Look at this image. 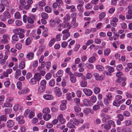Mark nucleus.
I'll use <instances>...</instances> for the list:
<instances>
[{"label": "nucleus", "instance_id": "24", "mask_svg": "<svg viewBox=\"0 0 132 132\" xmlns=\"http://www.w3.org/2000/svg\"><path fill=\"white\" fill-rule=\"evenodd\" d=\"M96 60V58L94 56H93L90 57L88 59V62L90 63H93Z\"/></svg>", "mask_w": 132, "mask_h": 132}, {"label": "nucleus", "instance_id": "44", "mask_svg": "<svg viewBox=\"0 0 132 132\" xmlns=\"http://www.w3.org/2000/svg\"><path fill=\"white\" fill-rule=\"evenodd\" d=\"M37 81H38L34 77L32 78L30 80L31 83L33 85L36 84L37 83Z\"/></svg>", "mask_w": 132, "mask_h": 132}, {"label": "nucleus", "instance_id": "53", "mask_svg": "<svg viewBox=\"0 0 132 132\" xmlns=\"http://www.w3.org/2000/svg\"><path fill=\"white\" fill-rule=\"evenodd\" d=\"M70 33L64 35L63 37V40H65L66 39L70 36Z\"/></svg>", "mask_w": 132, "mask_h": 132}, {"label": "nucleus", "instance_id": "2", "mask_svg": "<svg viewBox=\"0 0 132 132\" xmlns=\"http://www.w3.org/2000/svg\"><path fill=\"white\" fill-rule=\"evenodd\" d=\"M112 96L111 94H109L106 95V98L104 99V104L108 106L110 105V102L112 98Z\"/></svg>", "mask_w": 132, "mask_h": 132}, {"label": "nucleus", "instance_id": "17", "mask_svg": "<svg viewBox=\"0 0 132 132\" xmlns=\"http://www.w3.org/2000/svg\"><path fill=\"white\" fill-rule=\"evenodd\" d=\"M19 68L21 69H23L25 67V63L24 61H21L20 62L19 65Z\"/></svg>", "mask_w": 132, "mask_h": 132}, {"label": "nucleus", "instance_id": "33", "mask_svg": "<svg viewBox=\"0 0 132 132\" xmlns=\"http://www.w3.org/2000/svg\"><path fill=\"white\" fill-rule=\"evenodd\" d=\"M86 66L88 69H92L94 67L93 65L90 63H87L86 64Z\"/></svg>", "mask_w": 132, "mask_h": 132}, {"label": "nucleus", "instance_id": "6", "mask_svg": "<svg viewBox=\"0 0 132 132\" xmlns=\"http://www.w3.org/2000/svg\"><path fill=\"white\" fill-rule=\"evenodd\" d=\"M57 119L61 124H63L65 121V119L63 118V115L62 114H60L58 116Z\"/></svg>", "mask_w": 132, "mask_h": 132}, {"label": "nucleus", "instance_id": "13", "mask_svg": "<svg viewBox=\"0 0 132 132\" xmlns=\"http://www.w3.org/2000/svg\"><path fill=\"white\" fill-rule=\"evenodd\" d=\"M51 115L50 114L46 113L44 115L43 118L45 120L47 121L51 118Z\"/></svg>", "mask_w": 132, "mask_h": 132}, {"label": "nucleus", "instance_id": "59", "mask_svg": "<svg viewBox=\"0 0 132 132\" xmlns=\"http://www.w3.org/2000/svg\"><path fill=\"white\" fill-rule=\"evenodd\" d=\"M16 48L18 50L21 49L22 47V45L21 44H18L15 45Z\"/></svg>", "mask_w": 132, "mask_h": 132}, {"label": "nucleus", "instance_id": "16", "mask_svg": "<svg viewBox=\"0 0 132 132\" xmlns=\"http://www.w3.org/2000/svg\"><path fill=\"white\" fill-rule=\"evenodd\" d=\"M46 87L40 86L38 88V91L40 93H43L45 90Z\"/></svg>", "mask_w": 132, "mask_h": 132}, {"label": "nucleus", "instance_id": "23", "mask_svg": "<svg viewBox=\"0 0 132 132\" xmlns=\"http://www.w3.org/2000/svg\"><path fill=\"white\" fill-rule=\"evenodd\" d=\"M76 14L77 13L75 12L73 13L72 14V18H73V19L71 22L72 23L76 22Z\"/></svg>", "mask_w": 132, "mask_h": 132}, {"label": "nucleus", "instance_id": "57", "mask_svg": "<svg viewBox=\"0 0 132 132\" xmlns=\"http://www.w3.org/2000/svg\"><path fill=\"white\" fill-rule=\"evenodd\" d=\"M16 25L18 26H20L22 24V22L20 20H17L15 22Z\"/></svg>", "mask_w": 132, "mask_h": 132}, {"label": "nucleus", "instance_id": "54", "mask_svg": "<svg viewBox=\"0 0 132 132\" xmlns=\"http://www.w3.org/2000/svg\"><path fill=\"white\" fill-rule=\"evenodd\" d=\"M123 114L125 116L127 117H129L130 115L129 112L127 111L124 112L123 113Z\"/></svg>", "mask_w": 132, "mask_h": 132}, {"label": "nucleus", "instance_id": "56", "mask_svg": "<svg viewBox=\"0 0 132 132\" xmlns=\"http://www.w3.org/2000/svg\"><path fill=\"white\" fill-rule=\"evenodd\" d=\"M52 76V75L51 73H47L46 75V79L47 80H48L51 78Z\"/></svg>", "mask_w": 132, "mask_h": 132}, {"label": "nucleus", "instance_id": "60", "mask_svg": "<svg viewBox=\"0 0 132 132\" xmlns=\"http://www.w3.org/2000/svg\"><path fill=\"white\" fill-rule=\"evenodd\" d=\"M4 106L6 107H11L12 106V105L8 103H5L4 104Z\"/></svg>", "mask_w": 132, "mask_h": 132}, {"label": "nucleus", "instance_id": "14", "mask_svg": "<svg viewBox=\"0 0 132 132\" xmlns=\"http://www.w3.org/2000/svg\"><path fill=\"white\" fill-rule=\"evenodd\" d=\"M71 122H73V123L76 125H78L79 124V121L75 118H73L72 119L70 120Z\"/></svg>", "mask_w": 132, "mask_h": 132}, {"label": "nucleus", "instance_id": "43", "mask_svg": "<svg viewBox=\"0 0 132 132\" xmlns=\"http://www.w3.org/2000/svg\"><path fill=\"white\" fill-rule=\"evenodd\" d=\"M49 84L51 86L53 87L55 84V81L53 79H52L50 81Z\"/></svg>", "mask_w": 132, "mask_h": 132}, {"label": "nucleus", "instance_id": "30", "mask_svg": "<svg viewBox=\"0 0 132 132\" xmlns=\"http://www.w3.org/2000/svg\"><path fill=\"white\" fill-rule=\"evenodd\" d=\"M56 39L55 38H52L50 42L49 43V46L51 47L55 41Z\"/></svg>", "mask_w": 132, "mask_h": 132}, {"label": "nucleus", "instance_id": "39", "mask_svg": "<svg viewBox=\"0 0 132 132\" xmlns=\"http://www.w3.org/2000/svg\"><path fill=\"white\" fill-rule=\"evenodd\" d=\"M15 18L16 19H19L21 18V15L20 13L16 12L14 14Z\"/></svg>", "mask_w": 132, "mask_h": 132}, {"label": "nucleus", "instance_id": "11", "mask_svg": "<svg viewBox=\"0 0 132 132\" xmlns=\"http://www.w3.org/2000/svg\"><path fill=\"white\" fill-rule=\"evenodd\" d=\"M34 54L32 52H30L28 53L26 57L27 59L32 60L34 57Z\"/></svg>", "mask_w": 132, "mask_h": 132}, {"label": "nucleus", "instance_id": "26", "mask_svg": "<svg viewBox=\"0 0 132 132\" xmlns=\"http://www.w3.org/2000/svg\"><path fill=\"white\" fill-rule=\"evenodd\" d=\"M83 103L86 106H88L90 105L89 103V101L87 99L85 98L84 99Z\"/></svg>", "mask_w": 132, "mask_h": 132}, {"label": "nucleus", "instance_id": "42", "mask_svg": "<svg viewBox=\"0 0 132 132\" xmlns=\"http://www.w3.org/2000/svg\"><path fill=\"white\" fill-rule=\"evenodd\" d=\"M94 93L96 94L98 93L100 91V89L99 87H95L94 89Z\"/></svg>", "mask_w": 132, "mask_h": 132}, {"label": "nucleus", "instance_id": "36", "mask_svg": "<svg viewBox=\"0 0 132 132\" xmlns=\"http://www.w3.org/2000/svg\"><path fill=\"white\" fill-rule=\"evenodd\" d=\"M93 109L94 111H97L100 109V106L97 104L94 105L93 107Z\"/></svg>", "mask_w": 132, "mask_h": 132}, {"label": "nucleus", "instance_id": "8", "mask_svg": "<svg viewBox=\"0 0 132 132\" xmlns=\"http://www.w3.org/2000/svg\"><path fill=\"white\" fill-rule=\"evenodd\" d=\"M14 122L13 120H9L6 123V126L8 128H11L14 126Z\"/></svg>", "mask_w": 132, "mask_h": 132}, {"label": "nucleus", "instance_id": "31", "mask_svg": "<svg viewBox=\"0 0 132 132\" xmlns=\"http://www.w3.org/2000/svg\"><path fill=\"white\" fill-rule=\"evenodd\" d=\"M63 71L61 70H59L56 73V76L57 77H61L63 74Z\"/></svg>", "mask_w": 132, "mask_h": 132}, {"label": "nucleus", "instance_id": "35", "mask_svg": "<svg viewBox=\"0 0 132 132\" xmlns=\"http://www.w3.org/2000/svg\"><path fill=\"white\" fill-rule=\"evenodd\" d=\"M45 11L47 13H50L52 11L51 8L48 6H46L45 7Z\"/></svg>", "mask_w": 132, "mask_h": 132}, {"label": "nucleus", "instance_id": "12", "mask_svg": "<svg viewBox=\"0 0 132 132\" xmlns=\"http://www.w3.org/2000/svg\"><path fill=\"white\" fill-rule=\"evenodd\" d=\"M34 77L38 81H39L41 79L42 76L39 73H36L34 76Z\"/></svg>", "mask_w": 132, "mask_h": 132}, {"label": "nucleus", "instance_id": "49", "mask_svg": "<svg viewBox=\"0 0 132 132\" xmlns=\"http://www.w3.org/2000/svg\"><path fill=\"white\" fill-rule=\"evenodd\" d=\"M12 109L10 108H6L5 110V114H9L11 112Z\"/></svg>", "mask_w": 132, "mask_h": 132}, {"label": "nucleus", "instance_id": "46", "mask_svg": "<svg viewBox=\"0 0 132 132\" xmlns=\"http://www.w3.org/2000/svg\"><path fill=\"white\" fill-rule=\"evenodd\" d=\"M117 117L119 119L120 121H123L124 119L123 116L121 114H118L117 115Z\"/></svg>", "mask_w": 132, "mask_h": 132}, {"label": "nucleus", "instance_id": "27", "mask_svg": "<svg viewBox=\"0 0 132 132\" xmlns=\"http://www.w3.org/2000/svg\"><path fill=\"white\" fill-rule=\"evenodd\" d=\"M106 14L105 13L102 12L99 15V19L101 20H102L103 18L105 16Z\"/></svg>", "mask_w": 132, "mask_h": 132}, {"label": "nucleus", "instance_id": "34", "mask_svg": "<svg viewBox=\"0 0 132 132\" xmlns=\"http://www.w3.org/2000/svg\"><path fill=\"white\" fill-rule=\"evenodd\" d=\"M96 68L98 70L101 71H103L104 69V67L103 66L98 65L96 66Z\"/></svg>", "mask_w": 132, "mask_h": 132}, {"label": "nucleus", "instance_id": "62", "mask_svg": "<svg viewBox=\"0 0 132 132\" xmlns=\"http://www.w3.org/2000/svg\"><path fill=\"white\" fill-rule=\"evenodd\" d=\"M93 41L92 40H88L86 43L85 44V45L87 46H89L90 44H92L93 43Z\"/></svg>", "mask_w": 132, "mask_h": 132}, {"label": "nucleus", "instance_id": "38", "mask_svg": "<svg viewBox=\"0 0 132 132\" xmlns=\"http://www.w3.org/2000/svg\"><path fill=\"white\" fill-rule=\"evenodd\" d=\"M124 123L125 125L127 126L130 125L131 124V122L130 120H125Z\"/></svg>", "mask_w": 132, "mask_h": 132}, {"label": "nucleus", "instance_id": "61", "mask_svg": "<svg viewBox=\"0 0 132 132\" xmlns=\"http://www.w3.org/2000/svg\"><path fill=\"white\" fill-rule=\"evenodd\" d=\"M46 81L45 80H43L40 82L41 86L46 87Z\"/></svg>", "mask_w": 132, "mask_h": 132}, {"label": "nucleus", "instance_id": "63", "mask_svg": "<svg viewBox=\"0 0 132 132\" xmlns=\"http://www.w3.org/2000/svg\"><path fill=\"white\" fill-rule=\"evenodd\" d=\"M0 64L3 65L6 63L7 64V63L6 62V60L5 59H2L0 60Z\"/></svg>", "mask_w": 132, "mask_h": 132}, {"label": "nucleus", "instance_id": "25", "mask_svg": "<svg viewBox=\"0 0 132 132\" xmlns=\"http://www.w3.org/2000/svg\"><path fill=\"white\" fill-rule=\"evenodd\" d=\"M0 119L2 121L5 122L7 120V117L5 115H2L0 117Z\"/></svg>", "mask_w": 132, "mask_h": 132}, {"label": "nucleus", "instance_id": "21", "mask_svg": "<svg viewBox=\"0 0 132 132\" xmlns=\"http://www.w3.org/2000/svg\"><path fill=\"white\" fill-rule=\"evenodd\" d=\"M21 74V70L19 69H17L16 71L15 78L16 79L18 78V76H20Z\"/></svg>", "mask_w": 132, "mask_h": 132}, {"label": "nucleus", "instance_id": "47", "mask_svg": "<svg viewBox=\"0 0 132 132\" xmlns=\"http://www.w3.org/2000/svg\"><path fill=\"white\" fill-rule=\"evenodd\" d=\"M90 100L93 103L96 102L97 101V98L96 96H93L90 98Z\"/></svg>", "mask_w": 132, "mask_h": 132}, {"label": "nucleus", "instance_id": "10", "mask_svg": "<svg viewBox=\"0 0 132 132\" xmlns=\"http://www.w3.org/2000/svg\"><path fill=\"white\" fill-rule=\"evenodd\" d=\"M43 97L47 100H51L53 98V96L50 94H46L43 95Z\"/></svg>", "mask_w": 132, "mask_h": 132}, {"label": "nucleus", "instance_id": "19", "mask_svg": "<svg viewBox=\"0 0 132 132\" xmlns=\"http://www.w3.org/2000/svg\"><path fill=\"white\" fill-rule=\"evenodd\" d=\"M70 78L71 81L72 83H75L76 81V79L75 75L74 74H71V76H70Z\"/></svg>", "mask_w": 132, "mask_h": 132}, {"label": "nucleus", "instance_id": "28", "mask_svg": "<svg viewBox=\"0 0 132 132\" xmlns=\"http://www.w3.org/2000/svg\"><path fill=\"white\" fill-rule=\"evenodd\" d=\"M12 39L14 41H18L19 39V38L17 35L15 34L12 36Z\"/></svg>", "mask_w": 132, "mask_h": 132}, {"label": "nucleus", "instance_id": "7", "mask_svg": "<svg viewBox=\"0 0 132 132\" xmlns=\"http://www.w3.org/2000/svg\"><path fill=\"white\" fill-rule=\"evenodd\" d=\"M111 119L110 116L108 114L104 115L103 116L102 121L104 123L108 122Z\"/></svg>", "mask_w": 132, "mask_h": 132}, {"label": "nucleus", "instance_id": "32", "mask_svg": "<svg viewBox=\"0 0 132 132\" xmlns=\"http://www.w3.org/2000/svg\"><path fill=\"white\" fill-rule=\"evenodd\" d=\"M29 91V89L28 88H25L23 90L21 91V92L20 94H23L24 93H28Z\"/></svg>", "mask_w": 132, "mask_h": 132}, {"label": "nucleus", "instance_id": "1", "mask_svg": "<svg viewBox=\"0 0 132 132\" xmlns=\"http://www.w3.org/2000/svg\"><path fill=\"white\" fill-rule=\"evenodd\" d=\"M13 32L15 34L18 35L20 38L22 39L24 37L23 33L24 32V30L22 29L19 28L13 30Z\"/></svg>", "mask_w": 132, "mask_h": 132}, {"label": "nucleus", "instance_id": "50", "mask_svg": "<svg viewBox=\"0 0 132 132\" xmlns=\"http://www.w3.org/2000/svg\"><path fill=\"white\" fill-rule=\"evenodd\" d=\"M64 19L65 21H67L69 20L70 19V17L69 14H66L65 16Z\"/></svg>", "mask_w": 132, "mask_h": 132}, {"label": "nucleus", "instance_id": "37", "mask_svg": "<svg viewBox=\"0 0 132 132\" xmlns=\"http://www.w3.org/2000/svg\"><path fill=\"white\" fill-rule=\"evenodd\" d=\"M69 24L66 21H64L62 24V26L64 28H66L69 26Z\"/></svg>", "mask_w": 132, "mask_h": 132}, {"label": "nucleus", "instance_id": "51", "mask_svg": "<svg viewBox=\"0 0 132 132\" xmlns=\"http://www.w3.org/2000/svg\"><path fill=\"white\" fill-rule=\"evenodd\" d=\"M113 104L114 105L118 106H119L120 104L119 101H117L116 100L114 102Z\"/></svg>", "mask_w": 132, "mask_h": 132}, {"label": "nucleus", "instance_id": "22", "mask_svg": "<svg viewBox=\"0 0 132 132\" xmlns=\"http://www.w3.org/2000/svg\"><path fill=\"white\" fill-rule=\"evenodd\" d=\"M42 17L44 19H47L48 17V14L45 12L42 13L41 14Z\"/></svg>", "mask_w": 132, "mask_h": 132}, {"label": "nucleus", "instance_id": "4", "mask_svg": "<svg viewBox=\"0 0 132 132\" xmlns=\"http://www.w3.org/2000/svg\"><path fill=\"white\" fill-rule=\"evenodd\" d=\"M108 71L109 72H105V74L108 76H111L112 75L111 73L113 72L114 71V68L113 67L110 66H108L107 67Z\"/></svg>", "mask_w": 132, "mask_h": 132}, {"label": "nucleus", "instance_id": "64", "mask_svg": "<svg viewBox=\"0 0 132 132\" xmlns=\"http://www.w3.org/2000/svg\"><path fill=\"white\" fill-rule=\"evenodd\" d=\"M123 67L121 64L118 65L116 67V69L118 71H120L122 69Z\"/></svg>", "mask_w": 132, "mask_h": 132}, {"label": "nucleus", "instance_id": "52", "mask_svg": "<svg viewBox=\"0 0 132 132\" xmlns=\"http://www.w3.org/2000/svg\"><path fill=\"white\" fill-rule=\"evenodd\" d=\"M94 42L96 44H100L101 42V39L97 38L95 39Z\"/></svg>", "mask_w": 132, "mask_h": 132}, {"label": "nucleus", "instance_id": "48", "mask_svg": "<svg viewBox=\"0 0 132 132\" xmlns=\"http://www.w3.org/2000/svg\"><path fill=\"white\" fill-rule=\"evenodd\" d=\"M48 29L46 28L44 31V32L42 33L43 36L45 37H47L48 35L47 34Z\"/></svg>", "mask_w": 132, "mask_h": 132}, {"label": "nucleus", "instance_id": "9", "mask_svg": "<svg viewBox=\"0 0 132 132\" xmlns=\"http://www.w3.org/2000/svg\"><path fill=\"white\" fill-rule=\"evenodd\" d=\"M93 76L96 80H102L103 79V77L100 76L98 73H94L93 74Z\"/></svg>", "mask_w": 132, "mask_h": 132}, {"label": "nucleus", "instance_id": "29", "mask_svg": "<svg viewBox=\"0 0 132 132\" xmlns=\"http://www.w3.org/2000/svg\"><path fill=\"white\" fill-rule=\"evenodd\" d=\"M67 127L69 128H74L75 127V126L71 122H69L67 124Z\"/></svg>", "mask_w": 132, "mask_h": 132}, {"label": "nucleus", "instance_id": "41", "mask_svg": "<svg viewBox=\"0 0 132 132\" xmlns=\"http://www.w3.org/2000/svg\"><path fill=\"white\" fill-rule=\"evenodd\" d=\"M111 52L110 49L108 48L105 50L104 52V54L105 55L107 56Z\"/></svg>", "mask_w": 132, "mask_h": 132}, {"label": "nucleus", "instance_id": "58", "mask_svg": "<svg viewBox=\"0 0 132 132\" xmlns=\"http://www.w3.org/2000/svg\"><path fill=\"white\" fill-rule=\"evenodd\" d=\"M75 111L77 112H79L81 111V109L78 106H75Z\"/></svg>", "mask_w": 132, "mask_h": 132}, {"label": "nucleus", "instance_id": "20", "mask_svg": "<svg viewBox=\"0 0 132 132\" xmlns=\"http://www.w3.org/2000/svg\"><path fill=\"white\" fill-rule=\"evenodd\" d=\"M87 85V81L85 80H83L81 82L80 85L81 87H86Z\"/></svg>", "mask_w": 132, "mask_h": 132}, {"label": "nucleus", "instance_id": "45", "mask_svg": "<svg viewBox=\"0 0 132 132\" xmlns=\"http://www.w3.org/2000/svg\"><path fill=\"white\" fill-rule=\"evenodd\" d=\"M50 109L48 108H45L43 109L42 111L43 113H45V114L47 113L50 112Z\"/></svg>", "mask_w": 132, "mask_h": 132}, {"label": "nucleus", "instance_id": "3", "mask_svg": "<svg viewBox=\"0 0 132 132\" xmlns=\"http://www.w3.org/2000/svg\"><path fill=\"white\" fill-rule=\"evenodd\" d=\"M23 118L24 117L22 116H19L18 117L16 116L15 120L18 122L19 124H22L25 122V120H23Z\"/></svg>", "mask_w": 132, "mask_h": 132}, {"label": "nucleus", "instance_id": "40", "mask_svg": "<svg viewBox=\"0 0 132 132\" xmlns=\"http://www.w3.org/2000/svg\"><path fill=\"white\" fill-rule=\"evenodd\" d=\"M27 21L29 23L31 24H33L34 22L33 19L29 16L27 17Z\"/></svg>", "mask_w": 132, "mask_h": 132}, {"label": "nucleus", "instance_id": "5", "mask_svg": "<svg viewBox=\"0 0 132 132\" xmlns=\"http://www.w3.org/2000/svg\"><path fill=\"white\" fill-rule=\"evenodd\" d=\"M83 91L85 94L88 96H91L93 93L92 91L91 90L88 88H84Z\"/></svg>", "mask_w": 132, "mask_h": 132}, {"label": "nucleus", "instance_id": "18", "mask_svg": "<svg viewBox=\"0 0 132 132\" xmlns=\"http://www.w3.org/2000/svg\"><path fill=\"white\" fill-rule=\"evenodd\" d=\"M1 4L4 5L5 6L7 7L9 5V4L7 0H1Z\"/></svg>", "mask_w": 132, "mask_h": 132}, {"label": "nucleus", "instance_id": "15", "mask_svg": "<svg viewBox=\"0 0 132 132\" xmlns=\"http://www.w3.org/2000/svg\"><path fill=\"white\" fill-rule=\"evenodd\" d=\"M66 8L67 9H70L71 12H74L75 11V6L73 5L70 6L67 5L66 6Z\"/></svg>", "mask_w": 132, "mask_h": 132}, {"label": "nucleus", "instance_id": "55", "mask_svg": "<svg viewBox=\"0 0 132 132\" xmlns=\"http://www.w3.org/2000/svg\"><path fill=\"white\" fill-rule=\"evenodd\" d=\"M60 108L62 110H64L66 108V104H62L60 106Z\"/></svg>", "mask_w": 132, "mask_h": 132}]
</instances>
